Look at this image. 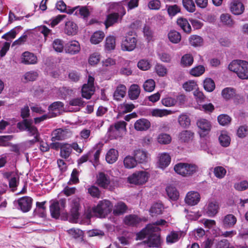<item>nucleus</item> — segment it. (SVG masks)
<instances>
[{"mask_svg": "<svg viewBox=\"0 0 248 248\" xmlns=\"http://www.w3.org/2000/svg\"><path fill=\"white\" fill-rule=\"evenodd\" d=\"M167 223L164 219L157 220L155 223L149 224L146 227L136 234L137 240H142L147 237L146 240L142 242L150 248H158L160 246L159 232L161 229L158 225H164Z\"/></svg>", "mask_w": 248, "mask_h": 248, "instance_id": "1", "label": "nucleus"}, {"mask_svg": "<svg viewBox=\"0 0 248 248\" xmlns=\"http://www.w3.org/2000/svg\"><path fill=\"white\" fill-rule=\"evenodd\" d=\"M17 127L22 131H26L30 137H33V139L26 140L25 144L26 146H31L35 143L40 141V134L37 128L32 125L31 120L24 119L22 122L17 123Z\"/></svg>", "mask_w": 248, "mask_h": 248, "instance_id": "2", "label": "nucleus"}, {"mask_svg": "<svg viewBox=\"0 0 248 248\" xmlns=\"http://www.w3.org/2000/svg\"><path fill=\"white\" fill-rule=\"evenodd\" d=\"M66 205V199L51 201L49 208L51 217L56 219L58 218L61 214L64 213Z\"/></svg>", "mask_w": 248, "mask_h": 248, "instance_id": "3", "label": "nucleus"}, {"mask_svg": "<svg viewBox=\"0 0 248 248\" xmlns=\"http://www.w3.org/2000/svg\"><path fill=\"white\" fill-rule=\"evenodd\" d=\"M174 170L177 174L187 176L194 173L197 170V167L195 165L179 163L174 166Z\"/></svg>", "mask_w": 248, "mask_h": 248, "instance_id": "4", "label": "nucleus"}, {"mask_svg": "<svg viewBox=\"0 0 248 248\" xmlns=\"http://www.w3.org/2000/svg\"><path fill=\"white\" fill-rule=\"evenodd\" d=\"M111 203L109 201H100L97 206L93 208V211L95 215L99 217H105L111 211Z\"/></svg>", "mask_w": 248, "mask_h": 248, "instance_id": "5", "label": "nucleus"}, {"mask_svg": "<svg viewBox=\"0 0 248 248\" xmlns=\"http://www.w3.org/2000/svg\"><path fill=\"white\" fill-rule=\"evenodd\" d=\"M96 184L100 187L110 191H112L114 189L110 177L103 172H99L97 176Z\"/></svg>", "mask_w": 248, "mask_h": 248, "instance_id": "6", "label": "nucleus"}, {"mask_svg": "<svg viewBox=\"0 0 248 248\" xmlns=\"http://www.w3.org/2000/svg\"><path fill=\"white\" fill-rule=\"evenodd\" d=\"M219 205L214 199H210L203 208V211L209 217H215L218 212Z\"/></svg>", "mask_w": 248, "mask_h": 248, "instance_id": "7", "label": "nucleus"}, {"mask_svg": "<svg viewBox=\"0 0 248 248\" xmlns=\"http://www.w3.org/2000/svg\"><path fill=\"white\" fill-rule=\"evenodd\" d=\"M94 80V78L91 76H89L88 83L84 84L81 89L82 96L83 98L89 99L94 93L95 91Z\"/></svg>", "mask_w": 248, "mask_h": 248, "instance_id": "8", "label": "nucleus"}, {"mask_svg": "<svg viewBox=\"0 0 248 248\" xmlns=\"http://www.w3.org/2000/svg\"><path fill=\"white\" fill-rule=\"evenodd\" d=\"M197 125L199 129L198 132L201 137H204L207 135L212 127L211 123L209 120L203 118L198 119Z\"/></svg>", "mask_w": 248, "mask_h": 248, "instance_id": "9", "label": "nucleus"}, {"mask_svg": "<svg viewBox=\"0 0 248 248\" xmlns=\"http://www.w3.org/2000/svg\"><path fill=\"white\" fill-rule=\"evenodd\" d=\"M148 173L145 171H141L133 173L128 177V180L131 184L142 185L148 180Z\"/></svg>", "mask_w": 248, "mask_h": 248, "instance_id": "10", "label": "nucleus"}, {"mask_svg": "<svg viewBox=\"0 0 248 248\" xmlns=\"http://www.w3.org/2000/svg\"><path fill=\"white\" fill-rule=\"evenodd\" d=\"M124 5V2H110L108 4V10L109 13H115L123 18L126 14Z\"/></svg>", "mask_w": 248, "mask_h": 248, "instance_id": "11", "label": "nucleus"}, {"mask_svg": "<svg viewBox=\"0 0 248 248\" xmlns=\"http://www.w3.org/2000/svg\"><path fill=\"white\" fill-rule=\"evenodd\" d=\"M3 177L9 181V187L13 188V190L17 186L19 181V176L14 171L4 172L2 173Z\"/></svg>", "mask_w": 248, "mask_h": 248, "instance_id": "12", "label": "nucleus"}, {"mask_svg": "<svg viewBox=\"0 0 248 248\" xmlns=\"http://www.w3.org/2000/svg\"><path fill=\"white\" fill-rule=\"evenodd\" d=\"M32 199L28 196H24L17 201V208L23 212H29L31 207Z\"/></svg>", "mask_w": 248, "mask_h": 248, "instance_id": "13", "label": "nucleus"}, {"mask_svg": "<svg viewBox=\"0 0 248 248\" xmlns=\"http://www.w3.org/2000/svg\"><path fill=\"white\" fill-rule=\"evenodd\" d=\"M137 44V39L132 36H126L121 44L122 49L124 51H131L135 49Z\"/></svg>", "mask_w": 248, "mask_h": 248, "instance_id": "14", "label": "nucleus"}, {"mask_svg": "<svg viewBox=\"0 0 248 248\" xmlns=\"http://www.w3.org/2000/svg\"><path fill=\"white\" fill-rule=\"evenodd\" d=\"M64 50L66 53L71 55L78 53L80 50L79 43L76 40L69 41L65 45Z\"/></svg>", "mask_w": 248, "mask_h": 248, "instance_id": "15", "label": "nucleus"}, {"mask_svg": "<svg viewBox=\"0 0 248 248\" xmlns=\"http://www.w3.org/2000/svg\"><path fill=\"white\" fill-rule=\"evenodd\" d=\"M200 199V195L198 192L190 191L186 194L185 201L188 205L193 206L198 204Z\"/></svg>", "mask_w": 248, "mask_h": 248, "instance_id": "16", "label": "nucleus"}, {"mask_svg": "<svg viewBox=\"0 0 248 248\" xmlns=\"http://www.w3.org/2000/svg\"><path fill=\"white\" fill-rule=\"evenodd\" d=\"M237 222L236 217L232 214H228L224 216L222 219V226L225 229H229L234 227Z\"/></svg>", "mask_w": 248, "mask_h": 248, "instance_id": "17", "label": "nucleus"}, {"mask_svg": "<svg viewBox=\"0 0 248 248\" xmlns=\"http://www.w3.org/2000/svg\"><path fill=\"white\" fill-rule=\"evenodd\" d=\"M71 214L74 218H78L79 216V199L74 197L70 199Z\"/></svg>", "mask_w": 248, "mask_h": 248, "instance_id": "18", "label": "nucleus"}, {"mask_svg": "<svg viewBox=\"0 0 248 248\" xmlns=\"http://www.w3.org/2000/svg\"><path fill=\"white\" fill-rule=\"evenodd\" d=\"M151 126L149 120L144 118L140 119L134 124V128L137 131H144L147 130Z\"/></svg>", "mask_w": 248, "mask_h": 248, "instance_id": "19", "label": "nucleus"}, {"mask_svg": "<svg viewBox=\"0 0 248 248\" xmlns=\"http://www.w3.org/2000/svg\"><path fill=\"white\" fill-rule=\"evenodd\" d=\"M230 10L233 14L239 15L244 12L245 7L243 4L240 1L234 0L230 4Z\"/></svg>", "mask_w": 248, "mask_h": 248, "instance_id": "20", "label": "nucleus"}, {"mask_svg": "<svg viewBox=\"0 0 248 248\" xmlns=\"http://www.w3.org/2000/svg\"><path fill=\"white\" fill-rule=\"evenodd\" d=\"M21 62L25 64H34L37 62V58L34 54L26 51L22 54Z\"/></svg>", "mask_w": 248, "mask_h": 248, "instance_id": "21", "label": "nucleus"}, {"mask_svg": "<svg viewBox=\"0 0 248 248\" xmlns=\"http://www.w3.org/2000/svg\"><path fill=\"white\" fill-rule=\"evenodd\" d=\"M68 134V132L66 130L61 128L56 129L52 133L51 140L55 142L57 140H63L67 138Z\"/></svg>", "mask_w": 248, "mask_h": 248, "instance_id": "22", "label": "nucleus"}, {"mask_svg": "<svg viewBox=\"0 0 248 248\" xmlns=\"http://www.w3.org/2000/svg\"><path fill=\"white\" fill-rule=\"evenodd\" d=\"M122 18H120L119 15L115 14V13H110L106 17V20L105 21V25L106 28L110 27L115 23L121 22Z\"/></svg>", "mask_w": 248, "mask_h": 248, "instance_id": "23", "label": "nucleus"}, {"mask_svg": "<svg viewBox=\"0 0 248 248\" xmlns=\"http://www.w3.org/2000/svg\"><path fill=\"white\" fill-rule=\"evenodd\" d=\"M171 157L167 153H163L158 155V167L161 169L167 167L170 163Z\"/></svg>", "mask_w": 248, "mask_h": 248, "instance_id": "24", "label": "nucleus"}, {"mask_svg": "<svg viewBox=\"0 0 248 248\" xmlns=\"http://www.w3.org/2000/svg\"><path fill=\"white\" fill-rule=\"evenodd\" d=\"M134 157L137 162L144 163L148 162L149 156L147 152L144 150H138L134 152Z\"/></svg>", "mask_w": 248, "mask_h": 248, "instance_id": "25", "label": "nucleus"}, {"mask_svg": "<svg viewBox=\"0 0 248 248\" xmlns=\"http://www.w3.org/2000/svg\"><path fill=\"white\" fill-rule=\"evenodd\" d=\"M141 221V218L135 215L126 216L124 219V224L129 226H136Z\"/></svg>", "mask_w": 248, "mask_h": 248, "instance_id": "26", "label": "nucleus"}, {"mask_svg": "<svg viewBox=\"0 0 248 248\" xmlns=\"http://www.w3.org/2000/svg\"><path fill=\"white\" fill-rule=\"evenodd\" d=\"M194 133L190 130H183L179 133L178 138L181 142L189 143L192 141Z\"/></svg>", "mask_w": 248, "mask_h": 248, "instance_id": "27", "label": "nucleus"}, {"mask_svg": "<svg viewBox=\"0 0 248 248\" xmlns=\"http://www.w3.org/2000/svg\"><path fill=\"white\" fill-rule=\"evenodd\" d=\"M73 12L78 16L87 18L90 14L88 8L86 6H78L74 8Z\"/></svg>", "mask_w": 248, "mask_h": 248, "instance_id": "28", "label": "nucleus"}, {"mask_svg": "<svg viewBox=\"0 0 248 248\" xmlns=\"http://www.w3.org/2000/svg\"><path fill=\"white\" fill-rule=\"evenodd\" d=\"M126 88L125 85L123 84H120L118 85L114 93V99L117 101H120L123 98L125 95Z\"/></svg>", "mask_w": 248, "mask_h": 248, "instance_id": "29", "label": "nucleus"}, {"mask_svg": "<svg viewBox=\"0 0 248 248\" xmlns=\"http://www.w3.org/2000/svg\"><path fill=\"white\" fill-rule=\"evenodd\" d=\"M237 76L241 79H248V62L245 61L241 62Z\"/></svg>", "mask_w": 248, "mask_h": 248, "instance_id": "30", "label": "nucleus"}, {"mask_svg": "<svg viewBox=\"0 0 248 248\" xmlns=\"http://www.w3.org/2000/svg\"><path fill=\"white\" fill-rule=\"evenodd\" d=\"M127 209L126 205L122 202H117L114 206L113 214L116 216H119L124 214Z\"/></svg>", "mask_w": 248, "mask_h": 248, "instance_id": "31", "label": "nucleus"}, {"mask_svg": "<svg viewBox=\"0 0 248 248\" xmlns=\"http://www.w3.org/2000/svg\"><path fill=\"white\" fill-rule=\"evenodd\" d=\"M78 31V27L74 22L68 21L65 23L64 32L68 35H74Z\"/></svg>", "mask_w": 248, "mask_h": 248, "instance_id": "32", "label": "nucleus"}, {"mask_svg": "<svg viewBox=\"0 0 248 248\" xmlns=\"http://www.w3.org/2000/svg\"><path fill=\"white\" fill-rule=\"evenodd\" d=\"M116 46L115 38L113 36H108L105 41V50L107 52H110L114 50Z\"/></svg>", "mask_w": 248, "mask_h": 248, "instance_id": "33", "label": "nucleus"}, {"mask_svg": "<svg viewBox=\"0 0 248 248\" xmlns=\"http://www.w3.org/2000/svg\"><path fill=\"white\" fill-rule=\"evenodd\" d=\"M140 87L137 84H132L128 91V96L130 99H137L140 94Z\"/></svg>", "mask_w": 248, "mask_h": 248, "instance_id": "34", "label": "nucleus"}, {"mask_svg": "<svg viewBox=\"0 0 248 248\" xmlns=\"http://www.w3.org/2000/svg\"><path fill=\"white\" fill-rule=\"evenodd\" d=\"M178 25L186 32L189 33L191 31V28L187 20L183 17L177 19Z\"/></svg>", "mask_w": 248, "mask_h": 248, "instance_id": "35", "label": "nucleus"}, {"mask_svg": "<svg viewBox=\"0 0 248 248\" xmlns=\"http://www.w3.org/2000/svg\"><path fill=\"white\" fill-rule=\"evenodd\" d=\"M118 152L114 149H110L107 153L106 160L108 163L112 164L118 159Z\"/></svg>", "mask_w": 248, "mask_h": 248, "instance_id": "36", "label": "nucleus"}, {"mask_svg": "<svg viewBox=\"0 0 248 248\" xmlns=\"http://www.w3.org/2000/svg\"><path fill=\"white\" fill-rule=\"evenodd\" d=\"M179 125L183 128H187L190 125L191 121L189 116L185 113L181 114L178 118Z\"/></svg>", "mask_w": 248, "mask_h": 248, "instance_id": "37", "label": "nucleus"}, {"mask_svg": "<svg viewBox=\"0 0 248 248\" xmlns=\"http://www.w3.org/2000/svg\"><path fill=\"white\" fill-rule=\"evenodd\" d=\"M194 59L190 54H186L183 55L181 59V64L183 67H189L193 63Z\"/></svg>", "mask_w": 248, "mask_h": 248, "instance_id": "38", "label": "nucleus"}, {"mask_svg": "<svg viewBox=\"0 0 248 248\" xmlns=\"http://www.w3.org/2000/svg\"><path fill=\"white\" fill-rule=\"evenodd\" d=\"M167 195L172 201H176L179 197V192L175 187L168 186L166 189Z\"/></svg>", "mask_w": 248, "mask_h": 248, "instance_id": "39", "label": "nucleus"}, {"mask_svg": "<svg viewBox=\"0 0 248 248\" xmlns=\"http://www.w3.org/2000/svg\"><path fill=\"white\" fill-rule=\"evenodd\" d=\"M235 91L233 88L227 87L224 88L221 92L222 96L224 99L228 100L234 96Z\"/></svg>", "mask_w": 248, "mask_h": 248, "instance_id": "40", "label": "nucleus"}, {"mask_svg": "<svg viewBox=\"0 0 248 248\" xmlns=\"http://www.w3.org/2000/svg\"><path fill=\"white\" fill-rule=\"evenodd\" d=\"M104 36L105 34L103 31H97L92 35L91 42L93 44H97L102 41Z\"/></svg>", "mask_w": 248, "mask_h": 248, "instance_id": "41", "label": "nucleus"}, {"mask_svg": "<svg viewBox=\"0 0 248 248\" xmlns=\"http://www.w3.org/2000/svg\"><path fill=\"white\" fill-rule=\"evenodd\" d=\"M124 164L125 168L132 169L136 166L137 162L135 157L128 155L124 158Z\"/></svg>", "mask_w": 248, "mask_h": 248, "instance_id": "42", "label": "nucleus"}, {"mask_svg": "<svg viewBox=\"0 0 248 248\" xmlns=\"http://www.w3.org/2000/svg\"><path fill=\"white\" fill-rule=\"evenodd\" d=\"M168 38L169 40L172 43L177 44L179 43L181 39L180 33L175 31H171L168 33Z\"/></svg>", "mask_w": 248, "mask_h": 248, "instance_id": "43", "label": "nucleus"}, {"mask_svg": "<svg viewBox=\"0 0 248 248\" xmlns=\"http://www.w3.org/2000/svg\"><path fill=\"white\" fill-rule=\"evenodd\" d=\"M163 209V204L161 203L156 202L151 206L150 212L152 216L162 214Z\"/></svg>", "mask_w": 248, "mask_h": 248, "instance_id": "44", "label": "nucleus"}, {"mask_svg": "<svg viewBox=\"0 0 248 248\" xmlns=\"http://www.w3.org/2000/svg\"><path fill=\"white\" fill-rule=\"evenodd\" d=\"M72 152L71 147L70 144L62 145L61 148V156L65 159H67L70 156Z\"/></svg>", "mask_w": 248, "mask_h": 248, "instance_id": "45", "label": "nucleus"}, {"mask_svg": "<svg viewBox=\"0 0 248 248\" xmlns=\"http://www.w3.org/2000/svg\"><path fill=\"white\" fill-rule=\"evenodd\" d=\"M220 144L223 147H228L229 146L231 141L230 137L224 132H222L218 138Z\"/></svg>", "mask_w": 248, "mask_h": 248, "instance_id": "46", "label": "nucleus"}, {"mask_svg": "<svg viewBox=\"0 0 248 248\" xmlns=\"http://www.w3.org/2000/svg\"><path fill=\"white\" fill-rule=\"evenodd\" d=\"M203 87L207 92H211L215 88V83L211 78H206L203 81Z\"/></svg>", "mask_w": 248, "mask_h": 248, "instance_id": "47", "label": "nucleus"}, {"mask_svg": "<svg viewBox=\"0 0 248 248\" xmlns=\"http://www.w3.org/2000/svg\"><path fill=\"white\" fill-rule=\"evenodd\" d=\"M222 23L229 27H232L234 24V21L231 17V16L228 14H223L220 17Z\"/></svg>", "mask_w": 248, "mask_h": 248, "instance_id": "48", "label": "nucleus"}, {"mask_svg": "<svg viewBox=\"0 0 248 248\" xmlns=\"http://www.w3.org/2000/svg\"><path fill=\"white\" fill-rule=\"evenodd\" d=\"M171 111L167 109H154L151 111L152 115L155 117H162L171 114Z\"/></svg>", "mask_w": 248, "mask_h": 248, "instance_id": "49", "label": "nucleus"}, {"mask_svg": "<svg viewBox=\"0 0 248 248\" xmlns=\"http://www.w3.org/2000/svg\"><path fill=\"white\" fill-rule=\"evenodd\" d=\"M38 77L37 72L34 71H30L26 72L23 77L25 82L33 81L35 80Z\"/></svg>", "mask_w": 248, "mask_h": 248, "instance_id": "50", "label": "nucleus"}, {"mask_svg": "<svg viewBox=\"0 0 248 248\" xmlns=\"http://www.w3.org/2000/svg\"><path fill=\"white\" fill-rule=\"evenodd\" d=\"M182 2L183 6L188 12L193 13L195 11L196 7L193 0H183Z\"/></svg>", "mask_w": 248, "mask_h": 248, "instance_id": "51", "label": "nucleus"}, {"mask_svg": "<svg viewBox=\"0 0 248 248\" xmlns=\"http://www.w3.org/2000/svg\"><path fill=\"white\" fill-rule=\"evenodd\" d=\"M243 60H234L232 61L228 66L229 69L237 75L240 67V64Z\"/></svg>", "mask_w": 248, "mask_h": 248, "instance_id": "52", "label": "nucleus"}, {"mask_svg": "<svg viewBox=\"0 0 248 248\" xmlns=\"http://www.w3.org/2000/svg\"><path fill=\"white\" fill-rule=\"evenodd\" d=\"M171 140L170 136L168 134L162 133L158 135L157 137L158 142L162 144H169Z\"/></svg>", "mask_w": 248, "mask_h": 248, "instance_id": "53", "label": "nucleus"}, {"mask_svg": "<svg viewBox=\"0 0 248 248\" xmlns=\"http://www.w3.org/2000/svg\"><path fill=\"white\" fill-rule=\"evenodd\" d=\"M190 44L194 46H198L202 45V38L198 35H192L189 38Z\"/></svg>", "mask_w": 248, "mask_h": 248, "instance_id": "54", "label": "nucleus"}, {"mask_svg": "<svg viewBox=\"0 0 248 248\" xmlns=\"http://www.w3.org/2000/svg\"><path fill=\"white\" fill-rule=\"evenodd\" d=\"M108 133L109 136L113 139L121 137L124 134L112 125H110L108 129Z\"/></svg>", "mask_w": 248, "mask_h": 248, "instance_id": "55", "label": "nucleus"}, {"mask_svg": "<svg viewBox=\"0 0 248 248\" xmlns=\"http://www.w3.org/2000/svg\"><path fill=\"white\" fill-rule=\"evenodd\" d=\"M205 71L204 67L200 65L192 68L190 71V74L195 77H199L204 73Z\"/></svg>", "mask_w": 248, "mask_h": 248, "instance_id": "56", "label": "nucleus"}, {"mask_svg": "<svg viewBox=\"0 0 248 248\" xmlns=\"http://www.w3.org/2000/svg\"><path fill=\"white\" fill-rule=\"evenodd\" d=\"M143 87L145 91L151 92L155 88V82L152 79H148L144 83Z\"/></svg>", "mask_w": 248, "mask_h": 248, "instance_id": "57", "label": "nucleus"}, {"mask_svg": "<svg viewBox=\"0 0 248 248\" xmlns=\"http://www.w3.org/2000/svg\"><path fill=\"white\" fill-rule=\"evenodd\" d=\"M217 120L220 125L225 126L230 123L231 118L227 114H221L218 116Z\"/></svg>", "mask_w": 248, "mask_h": 248, "instance_id": "58", "label": "nucleus"}, {"mask_svg": "<svg viewBox=\"0 0 248 248\" xmlns=\"http://www.w3.org/2000/svg\"><path fill=\"white\" fill-rule=\"evenodd\" d=\"M214 173L219 179L223 178L226 173V170L223 167L217 166L214 168Z\"/></svg>", "mask_w": 248, "mask_h": 248, "instance_id": "59", "label": "nucleus"}, {"mask_svg": "<svg viewBox=\"0 0 248 248\" xmlns=\"http://www.w3.org/2000/svg\"><path fill=\"white\" fill-rule=\"evenodd\" d=\"M52 46L54 49L58 52H62L63 50V44L61 39H55L52 43Z\"/></svg>", "mask_w": 248, "mask_h": 248, "instance_id": "60", "label": "nucleus"}, {"mask_svg": "<svg viewBox=\"0 0 248 248\" xmlns=\"http://www.w3.org/2000/svg\"><path fill=\"white\" fill-rule=\"evenodd\" d=\"M64 107L63 103L60 101L55 102L51 104L48 107V110L49 111H59L62 110Z\"/></svg>", "mask_w": 248, "mask_h": 248, "instance_id": "61", "label": "nucleus"}, {"mask_svg": "<svg viewBox=\"0 0 248 248\" xmlns=\"http://www.w3.org/2000/svg\"><path fill=\"white\" fill-rule=\"evenodd\" d=\"M88 193L93 197L99 198L101 191L96 186H92L88 188Z\"/></svg>", "mask_w": 248, "mask_h": 248, "instance_id": "62", "label": "nucleus"}, {"mask_svg": "<svg viewBox=\"0 0 248 248\" xmlns=\"http://www.w3.org/2000/svg\"><path fill=\"white\" fill-rule=\"evenodd\" d=\"M155 70L157 74L160 77L165 76L167 73V69L165 66L159 63L155 65Z\"/></svg>", "mask_w": 248, "mask_h": 248, "instance_id": "63", "label": "nucleus"}, {"mask_svg": "<svg viewBox=\"0 0 248 248\" xmlns=\"http://www.w3.org/2000/svg\"><path fill=\"white\" fill-rule=\"evenodd\" d=\"M138 67L142 70H147L151 67V64L148 60L146 59H142L138 63Z\"/></svg>", "mask_w": 248, "mask_h": 248, "instance_id": "64", "label": "nucleus"}]
</instances>
